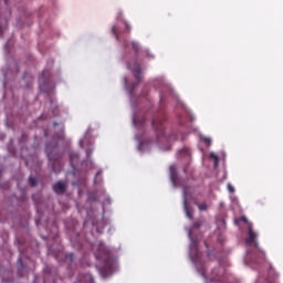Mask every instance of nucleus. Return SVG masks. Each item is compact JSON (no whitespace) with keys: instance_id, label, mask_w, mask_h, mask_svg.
I'll use <instances>...</instances> for the list:
<instances>
[{"instance_id":"nucleus-1","label":"nucleus","mask_w":283,"mask_h":283,"mask_svg":"<svg viewBox=\"0 0 283 283\" xmlns=\"http://www.w3.org/2000/svg\"><path fill=\"white\" fill-rule=\"evenodd\" d=\"M201 275L205 277V283H229L226 269L221 265H217L206 274V271H201Z\"/></svg>"},{"instance_id":"nucleus-2","label":"nucleus","mask_w":283,"mask_h":283,"mask_svg":"<svg viewBox=\"0 0 283 283\" xmlns=\"http://www.w3.org/2000/svg\"><path fill=\"white\" fill-rule=\"evenodd\" d=\"M128 70H130V72L133 73V76H135V80H137V83L130 84L129 92H130V95H133L142 82V69H140L139 63L135 62L133 64L128 63Z\"/></svg>"},{"instance_id":"nucleus-3","label":"nucleus","mask_w":283,"mask_h":283,"mask_svg":"<svg viewBox=\"0 0 283 283\" xmlns=\"http://www.w3.org/2000/svg\"><path fill=\"white\" fill-rule=\"evenodd\" d=\"M165 117L161 116L159 118L153 119V127H155V132H157V138L165 136V126H164Z\"/></svg>"},{"instance_id":"nucleus-4","label":"nucleus","mask_w":283,"mask_h":283,"mask_svg":"<svg viewBox=\"0 0 283 283\" xmlns=\"http://www.w3.org/2000/svg\"><path fill=\"white\" fill-rule=\"evenodd\" d=\"M245 244L254 245L255 249H259L258 233L253 231L252 227H249L248 229V237L245 238Z\"/></svg>"},{"instance_id":"nucleus-5","label":"nucleus","mask_w":283,"mask_h":283,"mask_svg":"<svg viewBox=\"0 0 283 283\" xmlns=\"http://www.w3.org/2000/svg\"><path fill=\"white\" fill-rule=\"evenodd\" d=\"M49 160H50L53 171L60 172L61 171V163H60L61 156L60 155L53 156L52 154H50Z\"/></svg>"},{"instance_id":"nucleus-6","label":"nucleus","mask_w":283,"mask_h":283,"mask_svg":"<svg viewBox=\"0 0 283 283\" xmlns=\"http://www.w3.org/2000/svg\"><path fill=\"white\" fill-rule=\"evenodd\" d=\"M266 283H279V274L273 266L269 268L268 275L265 277Z\"/></svg>"},{"instance_id":"nucleus-7","label":"nucleus","mask_w":283,"mask_h":283,"mask_svg":"<svg viewBox=\"0 0 283 283\" xmlns=\"http://www.w3.org/2000/svg\"><path fill=\"white\" fill-rule=\"evenodd\" d=\"M184 210H186V216L188 219H193V210L189 207L188 199H187V189H184Z\"/></svg>"},{"instance_id":"nucleus-8","label":"nucleus","mask_w":283,"mask_h":283,"mask_svg":"<svg viewBox=\"0 0 283 283\" xmlns=\"http://www.w3.org/2000/svg\"><path fill=\"white\" fill-rule=\"evenodd\" d=\"M53 190L56 195H63L66 191V186L63 181H59L53 186Z\"/></svg>"},{"instance_id":"nucleus-9","label":"nucleus","mask_w":283,"mask_h":283,"mask_svg":"<svg viewBox=\"0 0 283 283\" xmlns=\"http://www.w3.org/2000/svg\"><path fill=\"white\" fill-rule=\"evenodd\" d=\"M97 259L105 260L106 265L111 269L112 268V258L108 250L104 251V256L97 254Z\"/></svg>"},{"instance_id":"nucleus-10","label":"nucleus","mask_w":283,"mask_h":283,"mask_svg":"<svg viewBox=\"0 0 283 283\" xmlns=\"http://www.w3.org/2000/svg\"><path fill=\"white\" fill-rule=\"evenodd\" d=\"M190 256H192L193 260L199 259V251L195 241H192V245L190 247Z\"/></svg>"},{"instance_id":"nucleus-11","label":"nucleus","mask_w":283,"mask_h":283,"mask_svg":"<svg viewBox=\"0 0 283 283\" xmlns=\"http://www.w3.org/2000/svg\"><path fill=\"white\" fill-rule=\"evenodd\" d=\"M78 159H80V155L77 153L75 151L70 153V161L73 168H75V165L77 164Z\"/></svg>"},{"instance_id":"nucleus-12","label":"nucleus","mask_w":283,"mask_h":283,"mask_svg":"<svg viewBox=\"0 0 283 283\" xmlns=\"http://www.w3.org/2000/svg\"><path fill=\"white\" fill-rule=\"evenodd\" d=\"M133 48V51H135V54L139 53V44L137 42H130L126 44V48Z\"/></svg>"},{"instance_id":"nucleus-13","label":"nucleus","mask_w":283,"mask_h":283,"mask_svg":"<svg viewBox=\"0 0 283 283\" xmlns=\"http://www.w3.org/2000/svg\"><path fill=\"white\" fill-rule=\"evenodd\" d=\"M199 211H207L208 210V205L207 202H195Z\"/></svg>"},{"instance_id":"nucleus-14","label":"nucleus","mask_w":283,"mask_h":283,"mask_svg":"<svg viewBox=\"0 0 283 283\" xmlns=\"http://www.w3.org/2000/svg\"><path fill=\"white\" fill-rule=\"evenodd\" d=\"M170 179L175 181L177 179V168L176 166H170Z\"/></svg>"},{"instance_id":"nucleus-15","label":"nucleus","mask_w":283,"mask_h":283,"mask_svg":"<svg viewBox=\"0 0 283 283\" xmlns=\"http://www.w3.org/2000/svg\"><path fill=\"white\" fill-rule=\"evenodd\" d=\"M112 32H113V34L116 36L117 41H119L120 35H119L117 25H114V27L112 28Z\"/></svg>"},{"instance_id":"nucleus-16","label":"nucleus","mask_w":283,"mask_h":283,"mask_svg":"<svg viewBox=\"0 0 283 283\" xmlns=\"http://www.w3.org/2000/svg\"><path fill=\"white\" fill-rule=\"evenodd\" d=\"M179 155L185 156V157H190V150L188 148H184L179 150Z\"/></svg>"},{"instance_id":"nucleus-17","label":"nucleus","mask_w":283,"mask_h":283,"mask_svg":"<svg viewBox=\"0 0 283 283\" xmlns=\"http://www.w3.org/2000/svg\"><path fill=\"white\" fill-rule=\"evenodd\" d=\"M22 269H23V262H22V259L20 258L19 259V268H18V274L20 275V276H22Z\"/></svg>"},{"instance_id":"nucleus-18","label":"nucleus","mask_w":283,"mask_h":283,"mask_svg":"<svg viewBox=\"0 0 283 283\" xmlns=\"http://www.w3.org/2000/svg\"><path fill=\"white\" fill-rule=\"evenodd\" d=\"M36 182H38V180H36L35 177H30V178H29V184H30L31 187H35V186H36Z\"/></svg>"},{"instance_id":"nucleus-19","label":"nucleus","mask_w":283,"mask_h":283,"mask_svg":"<svg viewBox=\"0 0 283 283\" xmlns=\"http://www.w3.org/2000/svg\"><path fill=\"white\" fill-rule=\"evenodd\" d=\"M88 280L93 282V277L91 276V274H85L84 279L81 280V283H86Z\"/></svg>"},{"instance_id":"nucleus-20","label":"nucleus","mask_w":283,"mask_h":283,"mask_svg":"<svg viewBox=\"0 0 283 283\" xmlns=\"http://www.w3.org/2000/svg\"><path fill=\"white\" fill-rule=\"evenodd\" d=\"M210 158L214 160V165H217V164H218V161H219V157H218V155H217V154L211 153V154H210Z\"/></svg>"},{"instance_id":"nucleus-21","label":"nucleus","mask_w":283,"mask_h":283,"mask_svg":"<svg viewBox=\"0 0 283 283\" xmlns=\"http://www.w3.org/2000/svg\"><path fill=\"white\" fill-rule=\"evenodd\" d=\"M227 189L230 193H234L235 192V188L231 185V184H228L227 185Z\"/></svg>"},{"instance_id":"nucleus-22","label":"nucleus","mask_w":283,"mask_h":283,"mask_svg":"<svg viewBox=\"0 0 283 283\" xmlns=\"http://www.w3.org/2000/svg\"><path fill=\"white\" fill-rule=\"evenodd\" d=\"M124 25H125V28H126V32L129 34V32H130V25L128 24V22L127 21H124Z\"/></svg>"},{"instance_id":"nucleus-23","label":"nucleus","mask_w":283,"mask_h":283,"mask_svg":"<svg viewBox=\"0 0 283 283\" xmlns=\"http://www.w3.org/2000/svg\"><path fill=\"white\" fill-rule=\"evenodd\" d=\"M200 227H201V222H199V221L193 222V224H192L193 229H199Z\"/></svg>"},{"instance_id":"nucleus-24","label":"nucleus","mask_w":283,"mask_h":283,"mask_svg":"<svg viewBox=\"0 0 283 283\" xmlns=\"http://www.w3.org/2000/svg\"><path fill=\"white\" fill-rule=\"evenodd\" d=\"M203 142H205L206 145H210L211 144L210 138H203Z\"/></svg>"},{"instance_id":"nucleus-25","label":"nucleus","mask_w":283,"mask_h":283,"mask_svg":"<svg viewBox=\"0 0 283 283\" xmlns=\"http://www.w3.org/2000/svg\"><path fill=\"white\" fill-rule=\"evenodd\" d=\"M92 153H93L92 149H87V150H86L87 158H90V156L92 155Z\"/></svg>"},{"instance_id":"nucleus-26","label":"nucleus","mask_w":283,"mask_h":283,"mask_svg":"<svg viewBox=\"0 0 283 283\" xmlns=\"http://www.w3.org/2000/svg\"><path fill=\"white\" fill-rule=\"evenodd\" d=\"M69 258L73 261L74 254H73V253H70V254H69Z\"/></svg>"},{"instance_id":"nucleus-27","label":"nucleus","mask_w":283,"mask_h":283,"mask_svg":"<svg viewBox=\"0 0 283 283\" xmlns=\"http://www.w3.org/2000/svg\"><path fill=\"white\" fill-rule=\"evenodd\" d=\"M102 175V171H97L96 178H98Z\"/></svg>"},{"instance_id":"nucleus-28","label":"nucleus","mask_w":283,"mask_h":283,"mask_svg":"<svg viewBox=\"0 0 283 283\" xmlns=\"http://www.w3.org/2000/svg\"><path fill=\"white\" fill-rule=\"evenodd\" d=\"M0 34H2V27L0 25Z\"/></svg>"},{"instance_id":"nucleus-29","label":"nucleus","mask_w":283,"mask_h":283,"mask_svg":"<svg viewBox=\"0 0 283 283\" xmlns=\"http://www.w3.org/2000/svg\"><path fill=\"white\" fill-rule=\"evenodd\" d=\"M4 3H6V4L8 3L7 0H4Z\"/></svg>"}]
</instances>
